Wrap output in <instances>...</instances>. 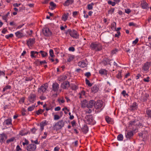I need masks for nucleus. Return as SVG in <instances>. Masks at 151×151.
I'll return each instance as SVG.
<instances>
[{"label":"nucleus","mask_w":151,"mask_h":151,"mask_svg":"<svg viewBox=\"0 0 151 151\" xmlns=\"http://www.w3.org/2000/svg\"><path fill=\"white\" fill-rule=\"evenodd\" d=\"M90 47L92 50L96 51H100L102 49V45L97 42L92 43L90 45Z\"/></svg>","instance_id":"f257e3e1"},{"label":"nucleus","mask_w":151,"mask_h":151,"mask_svg":"<svg viewBox=\"0 0 151 151\" xmlns=\"http://www.w3.org/2000/svg\"><path fill=\"white\" fill-rule=\"evenodd\" d=\"M65 122L63 120H61L56 123L54 126V129L56 130H59L64 127Z\"/></svg>","instance_id":"f03ea898"},{"label":"nucleus","mask_w":151,"mask_h":151,"mask_svg":"<svg viewBox=\"0 0 151 151\" xmlns=\"http://www.w3.org/2000/svg\"><path fill=\"white\" fill-rule=\"evenodd\" d=\"M142 124L140 123L138 120H135L131 121L129 122V127H132L133 128V129L135 128L137 126H141Z\"/></svg>","instance_id":"7ed1b4c3"},{"label":"nucleus","mask_w":151,"mask_h":151,"mask_svg":"<svg viewBox=\"0 0 151 151\" xmlns=\"http://www.w3.org/2000/svg\"><path fill=\"white\" fill-rule=\"evenodd\" d=\"M85 118L87 124L93 125L95 123L93 116L91 115H87Z\"/></svg>","instance_id":"20e7f679"},{"label":"nucleus","mask_w":151,"mask_h":151,"mask_svg":"<svg viewBox=\"0 0 151 151\" xmlns=\"http://www.w3.org/2000/svg\"><path fill=\"white\" fill-rule=\"evenodd\" d=\"M36 95L35 93H31L28 98V100L30 103H33L36 100Z\"/></svg>","instance_id":"39448f33"},{"label":"nucleus","mask_w":151,"mask_h":151,"mask_svg":"<svg viewBox=\"0 0 151 151\" xmlns=\"http://www.w3.org/2000/svg\"><path fill=\"white\" fill-rule=\"evenodd\" d=\"M68 32H69L70 35L72 37L76 39L78 38L79 35L75 30L68 29Z\"/></svg>","instance_id":"423d86ee"},{"label":"nucleus","mask_w":151,"mask_h":151,"mask_svg":"<svg viewBox=\"0 0 151 151\" xmlns=\"http://www.w3.org/2000/svg\"><path fill=\"white\" fill-rule=\"evenodd\" d=\"M42 32L43 35L45 36L49 37L52 35V32L48 28H45L42 29Z\"/></svg>","instance_id":"0eeeda50"},{"label":"nucleus","mask_w":151,"mask_h":151,"mask_svg":"<svg viewBox=\"0 0 151 151\" xmlns=\"http://www.w3.org/2000/svg\"><path fill=\"white\" fill-rule=\"evenodd\" d=\"M48 88L47 84H43L38 89V92L40 93H44Z\"/></svg>","instance_id":"6e6552de"},{"label":"nucleus","mask_w":151,"mask_h":151,"mask_svg":"<svg viewBox=\"0 0 151 151\" xmlns=\"http://www.w3.org/2000/svg\"><path fill=\"white\" fill-rule=\"evenodd\" d=\"M36 149V146L34 144H30L26 148L27 151H35Z\"/></svg>","instance_id":"1a4fd4ad"},{"label":"nucleus","mask_w":151,"mask_h":151,"mask_svg":"<svg viewBox=\"0 0 151 151\" xmlns=\"http://www.w3.org/2000/svg\"><path fill=\"white\" fill-rule=\"evenodd\" d=\"M103 102L101 100L95 102L94 107L96 109H100L103 106Z\"/></svg>","instance_id":"9d476101"},{"label":"nucleus","mask_w":151,"mask_h":151,"mask_svg":"<svg viewBox=\"0 0 151 151\" xmlns=\"http://www.w3.org/2000/svg\"><path fill=\"white\" fill-rule=\"evenodd\" d=\"M7 138V135L4 133L0 134V142L1 144L4 143Z\"/></svg>","instance_id":"9b49d317"},{"label":"nucleus","mask_w":151,"mask_h":151,"mask_svg":"<svg viewBox=\"0 0 151 151\" xmlns=\"http://www.w3.org/2000/svg\"><path fill=\"white\" fill-rule=\"evenodd\" d=\"M70 86V83L67 81L63 82L61 84V87L63 89H68Z\"/></svg>","instance_id":"f8f14e48"},{"label":"nucleus","mask_w":151,"mask_h":151,"mask_svg":"<svg viewBox=\"0 0 151 151\" xmlns=\"http://www.w3.org/2000/svg\"><path fill=\"white\" fill-rule=\"evenodd\" d=\"M87 64V62L86 60H82L78 63V66L83 68L86 67Z\"/></svg>","instance_id":"ddd939ff"},{"label":"nucleus","mask_w":151,"mask_h":151,"mask_svg":"<svg viewBox=\"0 0 151 151\" xmlns=\"http://www.w3.org/2000/svg\"><path fill=\"white\" fill-rule=\"evenodd\" d=\"M133 132L130 131L129 132H127L125 133V137L127 139H132L133 136Z\"/></svg>","instance_id":"4468645a"},{"label":"nucleus","mask_w":151,"mask_h":151,"mask_svg":"<svg viewBox=\"0 0 151 151\" xmlns=\"http://www.w3.org/2000/svg\"><path fill=\"white\" fill-rule=\"evenodd\" d=\"M59 88V85L57 83H55L52 84V90L55 92H57Z\"/></svg>","instance_id":"2eb2a0df"},{"label":"nucleus","mask_w":151,"mask_h":151,"mask_svg":"<svg viewBox=\"0 0 151 151\" xmlns=\"http://www.w3.org/2000/svg\"><path fill=\"white\" fill-rule=\"evenodd\" d=\"M150 63L149 62H147L145 63L142 67V70L145 71H147L148 70Z\"/></svg>","instance_id":"dca6fc26"},{"label":"nucleus","mask_w":151,"mask_h":151,"mask_svg":"<svg viewBox=\"0 0 151 151\" xmlns=\"http://www.w3.org/2000/svg\"><path fill=\"white\" fill-rule=\"evenodd\" d=\"M27 45L29 46H31L35 42V38H29L28 40L27 41Z\"/></svg>","instance_id":"f3484780"},{"label":"nucleus","mask_w":151,"mask_h":151,"mask_svg":"<svg viewBox=\"0 0 151 151\" xmlns=\"http://www.w3.org/2000/svg\"><path fill=\"white\" fill-rule=\"evenodd\" d=\"M95 101L93 100H91L89 101L87 103V108H91L93 106H94Z\"/></svg>","instance_id":"a211bd4d"},{"label":"nucleus","mask_w":151,"mask_h":151,"mask_svg":"<svg viewBox=\"0 0 151 151\" xmlns=\"http://www.w3.org/2000/svg\"><path fill=\"white\" fill-rule=\"evenodd\" d=\"M141 4L142 7L143 9H147L149 8V7L148 6V4L145 1L143 0L141 1Z\"/></svg>","instance_id":"6ab92c4d"},{"label":"nucleus","mask_w":151,"mask_h":151,"mask_svg":"<svg viewBox=\"0 0 151 151\" xmlns=\"http://www.w3.org/2000/svg\"><path fill=\"white\" fill-rule=\"evenodd\" d=\"M47 122L46 120H44L42 122L40 123V129L41 131L44 129V127L47 124Z\"/></svg>","instance_id":"aec40b11"},{"label":"nucleus","mask_w":151,"mask_h":151,"mask_svg":"<svg viewBox=\"0 0 151 151\" xmlns=\"http://www.w3.org/2000/svg\"><path fill=\"white\" fill-rule=\"evenodd\" d=\"M108 71L104 69H101L99 71V74L101 76H106L107 74Z\"/></svg>","instance_id":"412c9836"},{"label":"nucleus","mask_w":151,"mask_h":151,"mask_svg":"<svg viewBox=\"0 0 151 151\" xmlns=\"http://www.w3.org/2000/svg\"><path fill=\"white\" fill-rule=\"evenodd\" d=\"M99 90V87L97 85H95L91 88V91L94 93L98 92Z\"/></svg>","instance_id":"4be33fe9"},{"label":"nucleus","mask_w":151,"mask_h":151,"mask_svg":"<svg viewBox=\"0 0 151 151\" xmlns=\"http://www.w3.org/2000/svg\"><path fill=\"white\" fill-rule=\"evenodd\" d=\"M149 96L148 94L147 93H145L144 95H142L141 98V101L143 102H146L147 99Z\"/></svg>","instance_id":"5701e85b"},{"label":"nucleus","mask_w":151,"mask_h":151,"mask_svg":"<svg viewBox=\"0 0 151 151\" xmlns=\"http://www.w3.org/2000/svg\"><path fill=\"white\" fill-rule=\"evenodd\" d=\"M11 88V87L9 85H6L3 88L2 91L4 92L6 91V93H9L10 91V90Z\"/></svg>","instance_id":"b1692460"},{"label":"nucleus","mask_w":151,"mask_h":151,"mask_svg":"<svg viewBox=\"0 0 151 151\" xmlns=\"http://www.w3.org/2000/svg\"><path fill=\"white\" fill-rule=\"evenodd\" d=\"M74 2L73 0H67L63 3V5L64 6H68L70 4H72Z\"/></svg>","instance_id":"393cba45"},{"label":"nucleus","mask_w":151,"mask_h":151,"mask_svg":"<svg viewBox=\"0 0 151 151\" xmlns=\"http://www.w3.org/2000/svg\"><path fill=\"white\" fill-rule=\"evenodd\" d=\"M3 124L7 125H12L11 119L9 118L5 120L3 123Z\"/></svg>","instance_id":"a878e982"},{"label":"nucleus","mask_w":151,"mask_h":151,"mask_svg":"<svg viewBox=\"0 0 151 151\" xmlns=\"http://www.w3.org/2000/svg\"><path fill=\"white\" fill-rule=\"evenodd\" d=\"M110 61L111 60L110 59L107 58H106L102 61V63L104 65H106L108 64H110L109 63Z\"/></svg>","instance_id":"bb28decb"},{"label":"nucleus","mask_w":151,"mask_h":151,"mask_svg":"<svg viewBox=\"0 0 151 151\" xmlns=\"http://www.w3.org/2000/svg\"><path fill=\"white\" fill-rule=\"evenodd\" d=\"M67 78V77L66 75H63L60 76L58 78V80L60 82H62L65 80Z\"/></svg>","instance_id":"cd10ccee"},{"label":"nucleus","mask_w":151,"mask_h":151,"mask_svg":"<svg viewBox=\"0 0 151 151\" xmlns=\"http://www.w3.org/2000/svg\"><path fill=\"white\" fill-rule=\"evenodd\" d=\"M15 34L16 37L18 38H20L24 36L23 34L20 31H18Z\"/></svg>","instance_id":"c85d7f7f"},{"label":"nucleus","mask_w":151,"mask_h":151,"mask_svg":"<svg viewBox=\"0 0 151 151\" xmlns=\"http://www.w3.org/2000/svg\"><path fill=\"white\" fill-rule=\"evenodd\" d=\"M137 105L136 102H134L131 106V109L132 110L137 109Z\"/></svg>","instance_id":"c756f323"},{"label":"nucleus","mask_w":151,"mask_h":151,"mask_svg":"<svg viewBox=\"0 0 151 151\" xmlns=\"http://www.w3.org/2000/svg\"><path fill=\"white\" fill-rule=\"evenodd\" d=\"M87 101L85 99L81 101V106L82 108L87 107Z\"/></svg>","instance_id":"7c9ffc66"},{"label":"nucleus","mask_w":151,"mask_h":151,"mask_svg":"<svg viewBox=\"0 0 151 151\" xmlns=\"http://www.w3.org/2000/svg\"><path fill=\"white\" fill-rule=\"evenodd\" d=\"M86 92L84 91H82L78 93L79 98L80 99L83 98V96L85 95Z\"/></svg>","instance_id":"2f4dec72"},{"label":"nucleus","mask_w":151,"mask_h":151,"mask_svg":"<svg viewBox=\"0 0 151 151\" xmlns=\"http://www.w3.org/2000/svg\"><path fill=\"white\" fill-rule=\"evenodd\" d=\"M88 127L86 125H85L82 129V131L84 133H86L88 131Z\"/></svg>","instance_id":"473e14b6"},{"label":"nucleus","mask_w":151,"mask_h":151,"mask_svg":"<svg viewBox=\"0 0 151 151\" xmlns=\"http://www.w3.org/2000/svg\"><path fill=\"white\" fill-rule=\"evenodd\" d=\"M105 120L106 122L108 123L111 124L112 122V119L108 116H106V117Z\"/></svg>","instance_id":"72a5a7b5"},{"label":"nucleus","mask_w":151,"mask_h":151,"mask_svg":"<svg viewBox=\"0 0 151 151\" xmlns=\"http://www.w3.org/2000/svg\"><path fill=\"white\" fill-rule=\"evenodd\" d=\"M116 23L115 22H113L111 24V28L112 30H116Z\"/></svg>","instance_id":"f704fd0d"},{"label":"nucleus","mask_w":151,"mask_h":151,"mask_svg":"<svg viewBox=\"0 0 151 151\" xmlns=\"http://www.w3.org/2000/svg\"><path fill=\"white\" fill-rule=\"evenodd\" d=\"M117 139L119 141H122L123 139V135L122 134H120L118 135L117 137Z\"/></svg>","instance_id":"c9c22d12"},{"label":"nucleus","mask_w":151,"mask_h":151,"mask_svg":"<svg viewBox=\"0 0 151 151\" xmlns=\"http://www.w3.org/2000/svg\"><path fill=\"white\" fill-rule=\"evenodd\" d=\"M94 4L93 3H91L90 4H88L87 5V8L88 10H91L93 9V6L94 5Z\"/></svg>","instance_id":"e433bc0d"},{"label":"nucleus","mask_w":151,"mask_h":151,"mask_svg":"<svg viewBox=\"0 0 151 151\" xmlns=\"http://www.w3.org/2000/svg\"><path fill=\"white\" fill-rule=\"evenodd\" d=\"M68 13L67 14H63V16L62 18L63 19V20L64 21H66L68 18Z\"/></svg>","instance_id":"4c0bfd02"},{"label":"nucleus","mask_w":151,"mask_h":151,"mask_svg":"<svg viewBox=\"0 0 151 151\" xmlns=\"http://www.w3.org/2000/svg\"><path fill=\"white\" fill-rule=\"evenodd\" d=\"M15 138L14 137H12L11 138L7 139L6 141V142L8 144L10 142H13L15 139Z\"/></svg>","instance_id":"58836bf2"},{"label":"nucleus","mask_w":151,"mask_h":151,"mask_svg":"<svg viewBox=\"0 0 151 151\" xmlns=\"http://www.w3.org/2000/svg\"><path fill=\"white\" fill-rule=\"evenodd\" d=\"M71 88L72 90L75 91L78 89V88L77 85L73 84L71 86Z\"/></svg>","instance_id":"ea45409f"},{"label":"nucleus","mask_w":151,"mask_h":151,"mask_svg":"<svg viewBox=\"0 0 151 151\" xmlns=\"http://www.w3.org/2000/svg\"><path fill=\"white\" fill-rule=\"evenodd\" d=\"M85 81L86 84L88 86L91 87L92 86V84L90 83V81L87 79L86 78Z\"/></svg>","instance_id":"a19ab883"},{"label":"nucleus","mask_w":151,"mask_h":151,"mask_svg":"<svg viewBox=\"0 0 151 151\" xmlns=\"http://www.w3.org/2000/svg\"><path fill=\"white\" fill-rule=\"evenodd\" d=\"M146 113L149 117H151V110H148L146 111Z\"/></svg>","instance_id":"79ce46f5"},{"label":"nucleus","mask_w":151,"mask_h":151,"mask_svg":"<svg viewBox=\"0 0 151 151\" xmlns=\"http://www.w3.org/2000/svg\"><path fill=\"white\" fill-rule=\"evenodd\" d=\"M35 107V106L32 105V106H29L27 109V110L28 111H32L34 110Z\"/></svg>","instance_id":"37998d69"},{"label":"nucleus","mask_w":151,"mask_h":151,"mask_svg":"<svg viewBox=\"0 0 151 151\" xmlns=\"http://www.w3.org/2000/svg\"><path fill=\"white\" fill-rule=\"evenodd\" d=\"M39 52H38L37 51H31L30 52V56L31 57H34V56H33V54H34L33 53L37 55L39 54Z\"/></svg>","instance_id":"c03bdc74"},{"label":"nucleus","mask_w":151,"mask_h":151,"mask_svg":"<svg viewBox=\"0 0 151 151\" xmlns=\"http://www.w3.org/2000/svg\"><path fill=\"white\" fill-rule=\"evenodd\" d=\"M49 53L50 56L51 57H53L54 56H55L54 55V52L53 50L52 49H50L49 51Z\"/></svg>","instance_id":"a18cd8bd"},{"label":"nucleus","mask_w":151,"mask_h":151,"mask_svg":"<svg viewBox=\"0 0 151 151\" xmlns=\"http://www.w3.org/2000/svg\"><path fill=\"white\" fill-rule=\"evenodd\" d=\"M108 3L109 4L111 5L112 6H114L116 4V3L115 2H112L111 1H108Z\"/></svg>","instance_id":"49530a36"},{"label":"nucleus","mask_w":151,"mask_h":151,"mask_svg":"<svg viewBox=\"0 0 151 151\" xmlns=\"http://www.w3.org/2000/svg\"><path fill=\"white\" fill-rule=\"evenodd\" d=\"M14 36L13 34H10L9 35H6L5 36V38L7 39H9V38H12Z\"/></svg>","instance_id":"de8ad7c7"},{"label":"nucleus","mask_w":151,"mask_h":151,"mask_svg":"<svg viewBox=\"0 0 151 151\" xmlns=\"http://www.w3.org/2000/svg\"><path fill=\"white\" fill-rule=\"evenodd\" d=\"M24 130H22L20 131L19 132V133L20 135L22 136H24L26 135L27 134V133H26V132L24 133Z\"/></svg>","instance_id":"09e8293b"},{"label":"nucleus","mask_w":151,"mask_h":151,"mask_svg":"<svg viewBox=\"0 0 151 151\" xmlns=\"http://www.w3.org/2000/svg\"><path fill=\"white\" fill-rule=\"evenodd\" d=\"M47 53L44 51H43L42 53L41 56L42 57L44 58L47 56Z\"/></svg>","instance_id":"8fccbe9b"},{"label":"nucleus","mask_w":151,"mask_h":151,"mask_svg":"<svg viewBox=\"0 0 151 151\" xmlns=\"http://www.w3.org/2000/svg\"><path fill=\"white\" fill-rule=\"evenodd\" d=\"M60 117V116L56 114L54 116V119L55 120H58L59 119Z\"/></svg>","instance_id":"3c124183"},{"label":"nucleus","mask_w":151,"mask_h":151,"mask_svg":"<svg viewBox=\"0 0 151 151\" xmlns=\"http://www.w3.org/2000/svg\"><path fill=\"white\" fill-rule=\"evenodd\" d=\"M116 77L119 79H121L122 77L121 73L119 71L118 74L116 75Z\"/></svg>","instance_id":"603ef678"},{"label":"nucleus","mask_w":151,"mask_h":151,"mask_svg":"<svg viewBox=\"0 0 151 151\" xmlns=\"http://www.w3.org/2000/svg\"><path fill=\"white\" fill-rule=\"evenodd\" d=\"M25 98L24 97H22L19 100V102L20 104H22L23 103L24 101Z\"/></svg>","instance_id":"864d4df0"},{"label":"nucleus","mask_w":151,"mask_h":151,"mask_svg":"<svg viewBox=\"0 0 151 151\" xmlns=\"http://www.w3.org/2000/svg\"><path fill=\"white\" fill-rule=\"evenodd\" d=\"M42 113L43 111H42V109H40L36 112V113L38 115L42 114Z\"/></svg>","instance_id":"5fc2aeb1"},{"label":"nucleus","mask_w":151,"mask_h":151,"mask_svg":"<svg viewBox=\"0 0 151 151\" xmlns=\"http://www.w3.org/2000/svg\"><path fill=\"white\" fill-rule=\"evenodd\" d=\"M122 94L124 97L126 96H128V94L126 93V91L125 90H123L122 92Z\"/></svg>","instance_id":"6e6d98bb"},{"label":"nucleus","mask_w":151,"mask_h":151,"mask_svg":"<svg viewBox=\"0 0 151 151\" xmlns=\"http://www.w3.org/2000/svg\"><path fill=\"white\" fill-rule=\"evenodd\" d=\"M139 39L138 38H136V39L132 42V44L134 45H135L138 42Z\"/></svg>","instance_id":"4d7b16f0"},{"label":"nucleus","mask_w":151,"mask_h":151,"mask_svg":"<svg viewBox=\"0 0 151 151\" xmlns=\"http://www.w3.org/2000/svg\"><path fill=\"white\" fill-rule=\"evenodd\" d=\"M29 143L28 141L26 139H25L24 140V142H23L22 144L24 146L25 145H27Z\"/></svg>","instance_id":"13d9d810"},{"label":"nucleus","mask_w":151,"mask_h":151,"mask_svg":"<svg viewBox=\"0 0 151 151\" xmlns=\"http://www.w3.org/2000/svg\"><path fill=\"white\" fill-rule=\"evenodd\" d=\"M40 61L38 59H37L34 62V63L37 66L38 65H40Z\"/></svg>","instance_id":"bf43d9fd"},{"label":"nucleus","mask_w":151,"mask_h":151,"mask_svg":"<svg viewBox=\"0 0 151 151\" xmlns=\"http://www.w3.org/2000/svg\"><path fill=\"white\" fill-rule=\"evenodd\" d=\"M50 5L51 6L54 8H55L56 6V4L53 2H51L50 3Z\"/></svg>","instance_id":"052dcab7"},{"label":"nucleus","mask_w":151,"mask_h":151,"mask_svg":"<svg viewBox=\"0 0 151 151\" xmlns=\"http://www.w3.org/2000/svg\"><path fill=\"white\" fill-rule=\"evenodd\" d=\"M114 11V8H111V9L108 12L109 13H110L111 14H113Z\"/></svg>","instance_id":"680f3d73"},{"label":"nucleus","mask_w":151,"mask_h":151,"mask_svg":"<svg viewBox=\"0 0 151 151\" xmlns=\"http://www.w3.org/2000/svg\"><path fill=\"white\" fill-rule=\"evenodd\" d=\"M85 76L87 77L88 78L91 76V73L89 72H87L85 74Z\"/></svg>","instance_id":"e2e57ef3"},{"label":"nucleus","mask_w":151,"mask_h":151,"mask_svg":"<svg viewBox=\"0 0 151 151\" xmlns=\"http://www.w3.org/2000/svg\"><path fill=\"white\" fill-rule=\"evenodd\" d=\"M68 50L69 51L74 52L75 51V48L73 47H70L68 48Z\"/></svg>","instance_id":"0e129e2a"},{"label":"nucleus","mask_w":151,"mask_h":151,"mask_svg":"<svg viewBox=\"0 0 151 151\" xmlns=\"http://www.w3.org/2000/svg\"><path fill=\"white\" fill-rule=\"evenodd\" d=\"M149 79H150V77H147L146 78H144L143 79V81L145 82H148L150 81V80H149Z\"/></svg>","instance_id":"69168bd1"},{"label":"nucleus","mask_w":151,"mask_h":151,"mask_svg":"<svg viewBox=\"0 0 151 151\" xmlns=\"http://www.w3.org/2000/svg\"><path fill=\"white\" fill-rule=\"evenodd\" d=\"M84 17V18H87L88 17V16L86 14V12L85 11H83Z\"/></svg>","instance_id":"338daca9"},{"label":"nucleus","mask_w":151,"mask_h":151,"mask_svg":"<svg viewBox=\"0 0 151 151\" xmlns=\"http://www.w3.org/2000/svg\"><path fill=\"white\" fill-rule=\"evenodd\" d=\"M68 114L70 116L69 119H70L72 120L74 118V116L73 115H71V114L70 112H69Z\"/></svg>","instance_id":"774afa93"}]
</instances>
